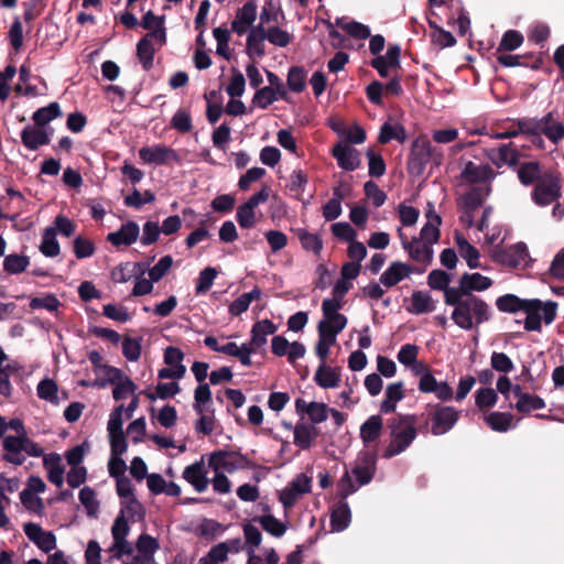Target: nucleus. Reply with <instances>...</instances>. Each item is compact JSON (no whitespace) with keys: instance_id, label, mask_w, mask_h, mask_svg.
Masks as SVG:
<instances>
[{"instance_id":"48","label":"nucleus","mask_w":564,"mask_h":564,"mask_svg":"<svg viewBox=\"0 0 564 564\" xmlns=\"http://www.w3.org/2000/svg\"><path fill=\"white\" fill-rule=\"evenodd\" d=\"M433 221H427L421 229L420 237L421 241L429 243L432 246L437 242L440 239V229L438 226L442 224V218L440 215H433Z\"/></svg>"},{"instance_id":"47","label":"nucleus","mask_w":564,"mask_h":564,"mask_svg":"<svg viewBox=\"0 0 564 564\" xmlns=\"http://www.w3.org/2000/svg\"><path fill=\"white\" fill-rule=\"evenodd\" d=\"M30 259L26 256L11 253L3 260V269L10 274H19L26 270Z\"/></svg>"},{"instance_id":"43","label":"nucleus","mask_w":564,"mask_h":564,"mask_svg":"<svg viewBox=\"0 0 564 564\" xmlns=\"http://www.w3.org/2000/svg\"><path fill=\"white\" fill-rule=\"evenodd\" d=\"M253 521L259 522L264 531L275 538H281L286 531V525L272 514L256 517Z\"/></svg>"},{"instance_id":"41","label":"nucleus","mask_w":564,"mask_h":564,"mask_svg":"<svg viewBox=\"0 0 564 564\" xmlns=\"http://www.w3.org/2000/svg\"><path fill=\"white\" fill-rule=\"evenodd\" d=\"M135 549L138 554L144 556V560L151 561L154 553L160 549V544L158 539L148 533H142L135 542Z\"/></svg>"},{"instance_id":"60","label":"nucleus","mask_w":564,"mask_h":564,"mask_svg":"<svg viewBox=\"0 0 564 564\" xmlns=\"http://www.w3.org/2000/svg\"><path fill=\"white\" fill-rule=\"evenodd\" d=\"M122 508L119 514H123L127 519L134 521V518L138 516L139 518H143L144 508L141 502L134 497L131 499H126L121 502Z\"/></svg>"},{"instance_id":"50","label":"nucleus","mask_w":564,"mask_h":564,"mask_svg":"<svg viewBox=\"0 0 564 564\" xmlns=\"http://www.w3.org/2000/svg\"><path fill=\"white\" fill-rule=\"evenodd\" d=\"M546 406V403L545 401L536 395V394H530V393H525L523 395L520 397V400L517 401L516 403V409L520 412V413H529L533 410H541V409H544Z\"/></svg>"},{"instance_id":"31","label":"nucleus","mask_w":564,"mask_h":564,"mask_svg":"<svg viewBox=\"0 0 564 564\" xmlns=\"http://www.w3.org/2000/svg\"><path fill=\"white\" fill-rule=\"evenodd\" d=\"M278 326L270 319L258 321L251 328V344L262 347L267 344V336L273 335Z\"/></svg>"},{"instance_id":"23","label":"nucleus","mask_w":564,"mask_h":564,"mask_svg":"<svg viewBox=\"0 0 564 564\" xmlns=\"http://www.w3.org/2000/svg\"><path fill=\"white\" fill-rule=\"evenodd\" d=\"M315 383L323 389L337 388L340 383V368L321 364L314 375Z\"/></svg>"},{"instance_id":"37","label":"nucleus","mask_w":564,"mask_h":564,"mask_svg":"<svg viewBox=\"0 0 564 564\" xmlns=\"http://www.w3.org/2000/svg\"><path fill=\"white\" fill-rule=\"evenodd\" d=\"M302 248L319 256L323 249V239L318 234H312L305 228H299L295 231Z\"/></svg>"},{"instance_id":"58","label":"nucleus","mask_w":564,"mask_h":564,"mask_svg":"<svg viewBox=\"0 0 564 564\" xmlns=\"http://www.w3.org/2000/svg\"><path fill=\"white\" fill-rule=\"evenodd\" d=\"M216 276L217 270L213 267H207L202 270L196 282V294H202L209 291Z\"/></svg>"},{"instance_id":"39","label":"nucleus","mask_w":564,"mask_h":564,"mask_svg":"<svg viewBox=\"0 0 564 564\" xmlns=\"http://www.w3.org/2000/svg\"><path fill=\"white\" fill-rule=\"evenodd\" d=\"M39 248L42 254L48 258H54L59 254L61 247L53 229H48L47 227L44 229Z\"/></svg>"},{"instance_id":"64","label":"nucleus","mask_w":564,"mask_h":564,"mask_svg":"<svg viewBox=\"0 0 564 564\" xmlns=\"http://www.w3.org/2000/svg\"><path fill=\"white\" fill-rule=\"evenodd\" d=\"M141 339L124 337L122 340V354L130 361H137L141 356Z\"/></svg>"},{"instance_id":"14","label":"nucleus","mask_w":564,"mask_h":564,"mask_svg":"<svg viewBox=\"0 0 564 564\" xmlns=\"http://www.w3.org/2000/svg\"><path fill=\"white\" fill-rule=\"evenodd\" d=\"M339 167L345 171H355L360 165V153L347 142L339 141L330 150Z\"/></svg>"},{"instance_id":"29","label":"nucleus","mask_w":564,"mask_h":564,"mask_svg":"<svg viewBox=\"0 0 564 564\" xmlns=\"http://www.w3.org/2000/svg\"><path fill=\"white\" fill-rule=\"evenodd\" d=\"M403 382L390 383L386 389V398L381 402L380 411L382 413H393L397 409V403L404 398Z\"/></svg>"},{"instance_id":"62","label":"nucleus","mask_w":564,"mask_h":564,"mask_svg":"<svg viewBox=\"0 0 564 564\" xmlns=\"http://www.w3.org/2000/svg\"><path fill=\"white\" fill-rule=\"evenodd\" d=\"M498 400V395L491 388H481L477 390L475 394L476 405L480 409H489L492 408Z\"/></svg>"},{"instance_id":"53","label":"nucleus","mask_w":564,"mask_h":564,"mask_svg":"<svg viewBox=\"0 0 564 564\" xmlns=\"http://www.w3.org/2000/svg\"><path fill=\"white\" fill-rule=\"evenodd\" d=\"M78 498L82 505L85 507L87 514L89 517H96L99 509V502L96 499L95 490L90 487H84L80 489Z\"/></svg>"},{"instance_id":"51","label":"nucleus","mask_w":564,"mask_h":564,"mask_svg":"<svg viewBox=\"0 0 564 564\" xmlns=\"http://www.w3.org/2000/svg\"><path fill=\"white\" fill-rule=\"evenodd\" d=\"M96 246L89 238L77 236L73 240V252L77 259H86L94 256Z\"/></svg>"},{"instance_id":"17","label":"nucleus","mask_w":564,"mask_h":564,"mask_svg":"<svg viewBox=\"0 0 564 564\" xmlns=\"http://www.w3.org/2000/svg\"><path fill=\"white\" fill-rule=\"evenodd\" d=\"M401 231V229L399 230ZM402 246L408 251L410 258L416 262L423 263L425 267L429 265L433 260V248L429 243L421 241L417 237H414L411 241L400 232Z\"/></svg>"},{"instance_id":"36","label":"nucleus","mask_w":564,"mask_h":564,"mask_svg":"<svg viewBox=\"0 0 564 564\" xmlns=\"http://www.w3.org/2000/svg\"><path fill=\"white\" fill-rule=\"evenodd\" d=\"M513 415L509 412L495 411L485 416V422L495 432L505 433L512 427Z\"/></svg>"},{"instance_id":"4","label":"nucleus","mask_w":564,"mask_h":564,"mask_svg":"<svg viewBox=\"0 0 564 564\" xmlns=\"http://www.w3.org/2000/svg\"><path fill=\"white\" fill-rule=\"evenodd\" d=\"M442 161L443 152L441 149L433 147L425 134H420L411 144L406 169L411 175L421 176L429 162H433L438 166Z\"/></svg>"},{"instance_id":"24","label":"nucleus","mask_w":564,"mask_h":564,"mask_svg":"<svg viewBox=\"0 0 564 564\" xmlns=\"http://www.w3.org/2000/svg\"><path fill=\"white\" fill-rule=\"evenodd\" d=\"M343 307V301L332 297L325 299L322 303L323 319L321 322H328V324L347 325V317L338 313Z\"/></svg>"},{"instance_id":"8","label":"nucleus","mask_w":564,"mask_h":564,"mask_svg":"<svg viewBox=\"0 0 564 564\" xmlns=\"http://www.w3.org/2000/svg\"><path fill=\"white\" fill-rule=\"evenodd\" d=\"M153 41H155L160 47L166 43L165 28H159L158 30L148 32L137 44V56L144 70H150L153 67L155 55Z\"/></svg>"},{"instance_id":"40","label":"nucleus","mask_w":564,"mask_h":564,"mask_svg":"<svg viewBox=\"0 0 564 564\" xmlns=\"http://www.w3.org/2000/svg\"><path fill=\"white\" fill-rule=\"evenodd\" d=\"M452 280L451 274L446 271L435 269L432 270L427 275V284L433 290H440L444 292V303L446 304V291L453 289L454 286H449V282Z\"/></svg>"},{"instance_id":"27","label":"nucleus","mask_w":564,"mask_h":564,"mask_svg":"<svg viewBox=\"0 0 564 564\" xmlns=\"http://www.w3.org/2000/svg\"><path fill=\"white\" fill-rule=\"evenodd\" d=\"M319 434L315 425L299 423L294 426V444L301 449H308Z\"/></svg>"},{"instance_id":"30","label":"nucleus","mask_w":564,"mask_h":564,"mask_svg":"<svg viewBox=\"0 0 564 564\" xmlns=\"http://www.w3.org/2000/svg\"><path fill=\"white\" fill-rule=\"evenodd\" d=\"M435 310L432 296L427 292L414 291L411 295V305L406 311L411 314L420 315L431 313Z\"/></svg>"},{"instance_id":"26","label":"nucleus","mask_w":564,"mask_h":564,"mask_svg":"<svg viewBox=\"0 0 564 564\" xmlns=\"http://www.w3.org/2000/svg\"><path fill=\"white\" fill-rule=\"evenodd\" d=\"M383 421L380 415H371L360 426V438L365 445L376 442L381 436Z\"/></svg>"},{"instance_id":"55","label":"nucleus","mask_w":564,"mask_h":564,"mask_svg":"<svg viewBox=\"0 0 564 564\" xmlns=\"http://www.w3.org/2000/svg\"><path fill=\"white\" fill-rule=\"evenodd\" d=\"M517 126L520 133L530 134L543 143L541 138L542 126L536 118H522L518 119Z\"/></svg>"},{"instance_id":"44","label":"nucleus","mask_w":564,"mask_h":564,"mask_svg":"<svg viewBox=\"0 0 564 564\" xmlns=\"http://www.w3.org/2000/svg\"><path fill=\"white\" fill-rule=\"evenodd\" d=\"M286 85L294 93H302L306 87V72L302 66H292L288 73Z\"/></svg>"},{"instance_id":"9","label":"nucleus","mask_w":564,"mask_h":564,"mask_svg":"<svg viewBox=\"0 0 564 564\" xmlns=\"http://www.w3.org/2000/svg\"><path fill=\"white\" fill-rule=\"evenodd\" d=\"M139 158L144 163L154 165L182 164V158L178 152L164 144L142 147L139 150Z\"/></svg>"},{"instance_id":"16","label":"nucleus","mask_w":564,"mask_h":564,"mask_svg":"<svg viewBox=\"0 0 564 564\" xmlns=\"http://www.w3.org/2000/svg\"><path fill=\"white\" fill-rule=\"evenodd\" d=\"M257 8L254 0H248L241 8H238L231 22V31L238 35L247 33L257 19Z\"/></svg>"},{"instance_id":"13","label":"nucleus","mask_w":564,"mask_h":564,"mask_svg":"<svg viewBox=\"0 0 564 564\" xmlns=\"http://www.w3.org/2000/svg\"><path fill=\"white\" fill-rule=\"evenodd\" d=\"M310 491L311 479L301 474L280 492L279 499L285 509H291L303 494Z\"/></svg>"},{"instance_id":"22","label":"nucleus","mask_w":564,"mask_h":564,"mask_svg":"<svg viewBox=\"0 0 564 564\" xmlns=\"http://www.w3.org/2000/svg\"><path fill=\"white\" fill-rule=\"evenodd\" d=\"M516 171L518 180L523 186L534 185L544 175L539 161L519 163Z\"/></svg>"},{"instance_id":"59","label":"nucleus","mask_w":564,"mask_h":564,"mask_svg":"<svg viewBox=\"0 0 564 564\" xmlns=\"http://www.w3.org/2000/svg\"><path fill=\"white\" fill-rule=\"evenodd\" d=\"M276 99L275 90L272 87L258 88L252 98V104L261 109H267Z\"/></svg>"},{"instance_id":"61","label":"nucleus","mask_w":564,"mask_h":564,"mask_svg":"<svg viewBox=\"0 0 564 564\" xmlns=\"http://www.w3.org/2000/svg\"><path fill=\"white\" fill-rule=\"evenodd\" d=\"M59 305V300L53 293H48L43 297H32L30 301V307L32 310L45 308L48 312H54L58 310Z\"/></svg>"},{"instance_id":"57","label":"nucleus","mask_w":564,"mask_h":564,"mask_svg":"<svg viewBox=\"0 0 564 564\" xmlns=\"http://www.w3.org/2000/svg\"><path fill=\"white\" fill-rule=\"evenodd\" d=\"M236 219L241 228H252L256 225L254 207L247 203L237 208Z\"/></svg>"},{"instance_id":"28","label":"nucleus","mask_w":564,"mask_h":564,"mask_svg":"<svg viewBox=\"0 0 564 564\" xmlns=\"http://www.w3.org/2000/svg\"><path fill=\"white\" fill-rule=\"evenodd\" d=\"M44 467L47 469V479L57 487L64 482L65 468L61 464V456L56 453L50 454L43 459Z\"/></svg>"},{"instance_id":"52","label":"nucleus","mask_w":564,"mask_h":564,"mask_svg":"<svg viewBox=\"0 0 564 564\" xmlns=\"http://www.w3.org/2000/svg\"><path fill=\"white\" fill-rule=\"evenodd\" d=\"M37 397L42 400L48 401L53 404L58 403L57 392L58 388L54 380L52 379H43L39 382L37 388Z\"/></svg>"},{"instance_id":"54","label":"nucleus","mask_w":564,"mask_h":564,"mask_svg":"<svg viewBox=\"0 0 564 564\" xmlns=\"http://www.w3.org/2000/svg\"><path fill=\"white\" fill-rule=\"evenodd\" d=\"M47 228L53 229L55 231V235L59 234L64 237L69 238L75 235L77 225L68 217L59 214L55 217L53 226H50Z\"/></svg>"},{"instance_id":"20","label":"nucleus","mask_w":564,"mask_h":564,"mask_svg":"<svg viewBox=\"0 0 564 564\" xmlns=\"http://www.w3.org/2000/svg\"><path fill=\"white\" fill-rule=\"evenodd\" d=\"M139 234V225L130 220L121 225L119 230L108 234L107 240L116 247L121 245L131 246L137 241Z\"/></svg>"},{"instance_id":"6","label":"nucleus","mask_w":564,"mask_h":564,"mask_svg":"<svg viewBox=\"0 0 564 564\" xmlns=\"http://www.w3.org/2000/svg\"><path fill=\"white\" fill-rule=\"evenodd\" d=\"M563 178L555 171H544V175L533 185L532 202L539 207H546L562 196Z\"/></svg>"},{"instance_id":"56","label":"nucleus","mask_w":564,"mask_h":564,"mask_svg":"<svg viewBox=\"0 0 564 564\" xmlns=\"http://www.w3.org/2000/svg\"><path fill=\"white\" fill-rule=\"evenodd\" d=\"M522 43H523V35L519 31L508 30L502 35L498 51L499 52L514 51L518 47H520Z\"/></svg>"},{"instance_id":"18","label":"nucleus","mask_w":564,"mask_h":564,"mask_svg":"<svg viewBox=\"0 0 564 564\" xmlns=\"http://www.w3.org/2000/svg\"><path fill=\"white\" fill-rule=\"evenodd\" d=\"M460 176L467 183L478 184L492 181L496 173L488 164L477 165L473 161H468L465 163Z\"/></svg>"},{"instance_id":"19","label":"nucleus","mask_w":564,"mask_h":564,"mask_svg":"<svg viewBox=\"0 0 564 564\" xmlns=\"http://www.w3.org/2000/svg\"><path fill=\"white\" fill-rule=\"evenodd\" d=\"M203 458L185 467L183 478L191 484L197 492L207 489L209 480L207 478Z\"/></svg>"},{"instance_id":"5","label":"nucleus","mask_w":564,"mask_h":564,"mask_svg":"<svg viewBox=\"0 0 564 564\" xmlns=\"http://www.w3.org/2000/svg\"><path fill=\"white\" fill-rule=\"evenodd\" d=\"M2 447L6 452L2 455V460L15 466H21L25 462L22 452L32 457H41L44 454L43 448L28 435H8L2 440Z\"/></svg>"},{"instance_id":"42","label":"nucleus","mask_w":564,"mask_h":564,"mask_svg":"<svg viewBox=\"0 0 564 564\" xmlns=\"http://www.w3.org/2000/svg\"><path fill=\"white\" fill-rule=\"evenodd\" d=\"M170 128L180 133H188L193 130L191 111L187 108H180L170 121Z\"/></svg>"},{"instance_id":"63","label":"nucleus","mask_w":564,"mask_h":564,"mask_svg":"<svg viewBox=\"0 0 564 564\" xmlns=\"http://www.w3.org/2000/svg\"><path fill=\"white\" fill-rule=\"evenodd\" d=\"M246 79L240 70L232 68V77L228 84L226 91L231 98L242 96L245 91Z\"/></svg>"},{"instance_id":"10","label":"nucleus","mask_w":564,"mask_h":564,"mask_svg":"<svg viewBox=\"0 0 564 564\" xmlns=\"http://www.w3.org/2000/svg\"><path fill=\"white\" fill-rule=\"evenodd\" d=\"M378 456L376 452L361 451L355 462V466L351 468L350 475H352L358 486L368 485L377 470Z\"/></svg>"},{"instance_id":"33","label":"nucleus","mask_w":564,"mask_h":564,"mask_svg":"<svg viewBox=\"0 0 564 564\" xmlns=\"http://www.w3.org/2000/svg\"><path fill=\"white\" fill-rule=\"evenodd\" d=\"M527 313L524 319V329L528 332H541L542 329V316L541 312V300L532 299L523 311Z\"/></svg>"},{"instance_id":"32","label":"nucleus","mask_w":564,"mask_h":564,"mask_svg":"<svg viewBox=\"0 0 564 564\" xmlns=\"http://www.w3.org/2000/svg\"><path fill=\"white\" fill-rule=\"evenodd\" d=\"M527 313L524 319V329L528 332H541L542 329V316L541 312V300L532 299L523 311Z\"/></svg>"},{"instance_id":"38","label":"nucleus","mask_w":564,"mask_h":564,"mask_svg":"<svg viewBox=\"0 0 564 564\" xmlns=\"http://www.w3.org/2000/svg\"><path fill=\"white\" fill-rule=\"evenodd\" d=\"M62 116L61 107L57 102H51L46 107L39 108L33 112L32 120L36 127L43 128L52 120Z\"/></svg>"},{"instance_id":"15","label":"nucleus","mask_w":564,"mask_h":564,"mask_svg":"<svg viewBox=\"0 0 564 564\" xmlns=\"http://www.w3.org/2000/svg\"><path fill=\"white\" fill-rule=\"evenodd\" d=\"M425 271V267L422 269H417L411 264L394 261L391 262L388 269L380 275V282L387 286L392 288L401 282L403 279L408 278L411 273H423Z\"/></svg>"},{"instance_id":"49","label":"nucleus","mask_w":564,"mask_h":564,"mask_svg":"<svg viewBox=\"0 0 564 564\" xmlns=\"http://www.w3.org/2000/svg\"><path fill=\"white\" fill-rule=\"evenodd\" d=\"M482 203L484 197L481 194V189L478 187H473L469 192L464 194L458 200L460 209L466 212H475L482 205Z\"/></svg>"},{"instance_id":"12","label":"nucleus","mask_w":564,"mask_h":564,"mask_svg":"<svg viewBox=\"0 0 564 564\" xmlns=\"http://www.w3.org/2000/svg\"><path fill=\"white\" fill-rule=\"evenodd\" d=\"M494 284V281L478 272H465L458 280V286L449 289L448 291H456L462 295L476 296L473 292H482L488 290Z\"/></svg>"},{"instance_id":"25","label":"nucleus","mask_w":564,"mask_h":564,"mask_svg":"<svg viewBox=\"0 0 564 564\" xmlns=\"http://www.w3.org/2000/svg\"><path fill=\"white\" fill-rule=\"evenodd\" d=\"M351 521V512L347 501L336 503L330 512L332 531L340 532L348 528Z\"/></svg>"},{"instance_id":"21","label":"nucleus","mask_w":564,"mask_h":564,"mask_svg":"<svg viewBox=\"0 0 564 564\" xmlns=\"http://www.w3.org/2000/svg\"><path fill=\"white\" fill-rule=\"evenodd\" d=\"M21 142L26 149L35 151L51 142V133L40 127L26 126L21 131Z\"/></svg>"},{"instance_id":"11","label":"nucleus","mask_w":564,"mask_h":564,"mask_svg":"<svg viewBox=\"0 0 564 564\" xmlns=\"http://www.w3.org/2000/svg\"><path fill=\"white\" fill-rule=\"evenodd\" d=\"M487 159L498 169L507 165L509 167H517L522 156L519 148L513 143H503L497 148H491L486 151Z\"/></svg>"},{"instance_id":"34","label":"nucleus","mask_w":564,"mask_h":564,"mask_svg":"<svg viewBox=\"0 0 564 564\" xmlns=\"http://www.w3.org/2000/svg\"><path fill=\"white\" fill-rule=\"evenodd\" d=\"M391 140H397L399 143H404L406 141V131L405 128L400 124H391L389 122H384L378 135V142L380 144H387Z\"/></svg>"},{"instance_id":"46","label":"nucleus","mask_w":564,"mask_h":564,"mask_svg":"<svg viewBox=\"0 0 564 564\" xmlns=\"http://www.w3.org/2000/svg\"><path fill=\"white\" fill-rule=\"evenodd\" d=\"M194 410L197 414L209 412V406H207V403L212 401V390L209 384L199 383L194 391Z\"/></svg>"},{"instance_id":"7","label":"nucleus","mask_w":564,"mask_h":564,"mask_svg":"<svg viewBox=\"0 0 564 564\" xmlns=\"http://www.w3.org/2000/svg\"><path fill=\"white\" fill-rule=\"evenodd\" d=\"M208 466L214 471L225 470L227 473H234L238 469L251 468L253 464L240 452L218 449L210 453Z\"/></svg>"},{"instance_id":"3","label":"nucleus","mask_w":564,"mask_h":564,"mask_svg":"<svg viewBox=\"0 0 564 564\" xmlns=\"http://www.w3.org/2000/svg\"><path fill=\"white\" fill-rule=\"evenodd\" d=\"M391 441L383 451V458H391L403 453L415 440L419 431L416 414H398L388 421Z\"/></svg>"},{"instance_id":"1","label":"nucleus","mask_w":564,"mask_h":564,"mask_svg":"<svg viewBox=\"0 0 564 564\" xmlns=\"http://www.w3.org/2000/svg\"><path fill=\"white\" fill-rule=\"evenodd\" d=\"M446 305L453 306L451 318L464 330H470L491 318L490 306L479 296H467L446 291Z\"/></svg>"},{"instance_id":"2","label":"nucleus","mask_w":564,"mask_h":564,"mask_svg":"<svg viewBox=\"0 0 564 564\" xmlns=\"http://www.w3.org/2000/svg\"><path fill=\"white\" fill-rule=\"evenodd\" d=\"M460 412L454 406L441 403H429L419 417V431L422 434L431 433L435 436L446 434L458 422Z\"/></svg>"},{"instance_id":"45","label":"nucleus","mask_w":564,"mask_h":564,"mask_svg":"<svg viewBox=\"0 0 564 564\" xmlns=\"http://www.w3.org/2000/svg\"><path fill=\"white\" fill-rule=\"evenodd\" d=\"M345 325L328 324V322H319L317 325L318 340L332 346L336 343L337 335L345 328Z\"/></svg>"},{"instance_id":"35","label":"nucleus","mask_w":564,"mask_h":564,"mask_svg":"<svg viewBox=\"0 0 564 564\" xmlns=\"http://www.w3.org/2000/svg\"><path fill=\"white\" fill-rule=\"evenodd\" d=\"M529 303L530 300L520 299L511 293L501 295L496 300V306L502 313H517L524 311Z\"/></svg>"}]
</instances>
